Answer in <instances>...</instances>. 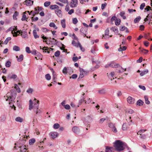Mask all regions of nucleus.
<instances>
[{"label": "nucleus", "instance_id": "obj_1", "mask_svg": "<svg viewBox=\"0 0 152 152\" xmlns=\"http://www.w3.org/2000/svg\"><path fill=\"white\" fill-rule=\"evenodd\" d=\"M37 99L34 98V102L33 103L31 100L29 101V109L31 110L32 109H34V111L36 113V114L39 113L41 111L38 109L39 102L38 100L36 101Z\"/></svg>", "mask_w": 152, "mask_h": 152}, {"label": "nucleus", "instance_id": "obj_2", "mask_svg": "<svg viewBox=\"0 0 152 152\" xmlns=\"http://www.w3.org/2000/svg\"><path fill=\"white\" fill-rule=\"evenodd\" d=\"M16 91L14 89H11L10 92L7 94L5 99L6 101L8 100L9 101V104H10L11 102L14 101L16 96Z\"/></svg>", "mask_w": 152, "mask_h": 152}, {"label": "nucleus", "instance_id": "obj_3", "mask_svg": "<svg viewBox=\"0 0 152 152\" xmlns=\"http://www.w3.org/2000/svg\"><path fill=\"white\" fill-rule=\"evenodd\" d=\"M125 143L120 140H116L114 143L115 150L120 151L123 150L125 149Z\"/></svg>", "mask_w": 152, "mask_h": 152}, {"label": "nucleus", "instance_id": "obj_4", "mask_svg": "<svg viewBox=\"0 0 152 152\" xmlns=\"http://www.w3.org/2000/svg\"><path fill=\"white\" fill-rule=\"evenodd\" d=\"M80 75L79 77L78 78V79H80V78H82L85 76V75H87L88 73V71H85L82 68H80Z\"/></svg>", "mask_w": 152, "mask_h": 152}, {"label": "nucleus", "instance_id": "obj_5", "mask_svg": "<svg viewBox=\"0 0 152 152\" xmlns=\"http://www.w3.org/2000/svg\"><path fill=\"white\" fill-rule=\"evenodd\" d=\"M108 125L109 127L111 129L112 131H113L115 133L117 132V130L115 127L114 124L113 123H110Z\"/></svg>", "mask_w": 152, "mask_h": 152}, {"label": "nucleus", "instance_id": "obj_6", "mask_svg": "<svg viewBox=\"0 0 152 152\" xmlns=\"http://www.w3.org/2000/svg\"><path fill=\"white\" fill-rule=\"evenodd\" d=\"M19 151L18 152H28L27 151L26 146V145H21L19 146Z\"/></svg>", "mask_w": 152, "mask_h": 152}, {"label": "nucleus", "instance_id": "obj_7", "mask_svg": "<svg viewBox=\"0 0 152 152\" xmlns=\"http://www.w3.org/2000/svg\"><path fill=\"white\" fill-rule=\"evenodd\" d=\"M34 1L30 0H26L24 2L23 4L27 6H31L33 5Z\"/></svg>", "mask_w": 152, "mask_h": 152}, {"label": "nucleus", "instance_id": "obj_8", "mask_svg": "<svg viewBox=\"0 0 152 152\" xmlns=\"http://www.w3.org/2000/svg\"><path fill=\"white\" fill-rule=\"evenodd\" d=\"M119 66V65L118 64L116 63L113 61L110 63L109 66L110 67L116 68L118 67Z\"/></svg>", "mask_w": 152, "mask_h": 152}, {"label": "nucleus", "instance_id": "obj_9", "mask_svg": "<svg viewBox=\"0 0 152 152\" xmlns=\"http://www.w3.org/2000/svg\"><path fill=\"white\" fill-rule=\"evenodd\" d=\"M49 135L51 136V137L53 139L57 137L58 133L56 132H52L49 133Z\"/></svg>", "mask_w": 152, "mask_h": 152}, {"label": "nucleus", "instance_id": "obj_10", "mask_svg": "<svg viewBox=\"0 0 152 152\" xmlns=\"http://www.w3.org/2000/svg\"><path fill=\"white\" fill-rule=\"evenodd\" d=\"M115 150V148L113 147L109 146H106L105 148V152H113Z\"/></svg>", "mask_w": 152, "mask_h": 152}, {"label": "nucleus", "instance_id": "obj_11", "mask_svg": "<svg viewBox=\"0 0 152 152\" xmlns=\"http://www.w3.org/2000/svg\"><path fill=\"white\" fill-rule=\"evenodd\" d=\"M40 49L43 50V52L44 53L47 52L48 53H49L50 51L52 50L53 49L52 48H50L49 50V48H46L45 49L44 48H42V47L41 46L40 47Z\"/></svg>", "mask_w": 152, "mask_h": 152}, {"label": "nucleus", "instance_id": "obj_12", "mask_svg": "<svg viewBox=\"0 0 152 152\" xmlns=\"http://www.w3.org/2000/svg\"><path fill=\"white\" fill-rule=\"evenodd\" d=\"M127 101L130 104H133L134 103V99L130 96H129L127 98Z\"/></svg>", "mask_w": 152, "mask_h": 152}, {"label": "nucleus", "instance_id": "obj_13", "mask_svg": "<svg viewBox=\"0 0 152 152\" xmlns=\"http://www.w3.org/2000/svg\"><path fill=\"white\" fill-rule=\"evenodd\" d=\"M77 0H72V2L70 4V6L72 7H76L77 4Z\"/></svg>", "mask_w": 152, "mask_h": 152}, {"label": "nucleus", "instance_id": "obj_14", "mask_svg": "<svg viewBox=\"0 0 152 152\" xmlns=\"http://www.w3.org/2000/svg\"><path fill=\"white\" fill-rule=\"evenodd\" d=\"M55 12L59 17H61L62 16V12L61 10L57 9L55 10Z\"/></svg>", "mask_w": 152, "mask_h": 152}, {"label": "nucleus", "instance_id": "obj_15", "mask_svg": "<svg viewBox=\"0 0 152 152\" xmlns=\"http://www.w3.org/2000/svg\"><path fill=\"white\" fill-rule=\"evenodd\" d=\"M72 130L73 132L75 133H77L79 132L80 131V130L78 127L76 126H74L72 128Z\"/></svg>", "mask_w": 152, "mask_h": 152}, {"label": "nucleus", "instance_id": "obj_16", "mask_svg": "<svg viewBox=\"0 0 152 152\" xmlns=\"http://www.w3.org/2000/svg\"><path fill=\"white\" fill-rule=\"evenodd\" d=\"M80 33L82 35L84 34L85 33H86L87 32V29L85 28H82L80 29Z\"/></svg>", "mask_w": 152, "mask_h": 152}, {"label": "nucleus", "instance_id": "obj_17", "mask_svg": "<svg viewBox=\"0 0 152 152\" xmlns=\"http://www.w3.org/2000/svg\"><path fill=\"white\" fill-rule=\"evenodd\" d=\"M16 58H17V61L18 62H20L22 61L23 60V56L22 54L20 55L19 57L18 56H16Z\"/></svg>", "mask_w": 152, "mask_h": 152}, {"label": "nucleus", "instance_id": "obj_18", "mask_svg": "<svg viewBox=\"0 0 152 152\" xmlns=\"http://www.w3.org/2000/svg\"><path fill=\"white\" fill-rule=\"evenodd\" d=\"M35 11H31V14H32V15L34 16L36 15L37 14L39 13V12L37 11V8H35Z\"/></svg>", "mask_w": 152, "mask_h": 152}, {"label": "nucleus", "instance_id": "obj_19", "mask_svg": "<svg viewBox=\"0 0 152 152\" xmlns=\"http://www.w3.org/2000/svg\"><path fill=\"white\" fill-rule=\"evenodd\" d=\"M8 77L10 79H15L17 78V76L15 74H13L11 73L8 75Z\"/></svg>", "mask_w": 152, "mask_h": 152}, {"label": "nucleus", "instance_id": "obj_20", "mask_svg": "<svg viewBox=\"0 0 152 152\" xmlns=\"http://www.w3.org/2000/svg\"><path fill=\"white\" fill-rule=\"evenodd\" d=\"M50 7L52 10H57L59 8V7L56 5H51L50 6Z\"/></svg>", "mask_w": 152, "mask_h": 152}, {"label": "nucleus", "instance_id": "obj_21", "mask_svg": "<svg viewBox=\"0 0 152 152\" xmlns=\"http://www.w3.org/2000/svg\"><path fill=\"white\" fill-rule=\"evenodd\" d=\"M28 17L27 18L26 15H25V13H24V12L23 13L22 17L21 19V20L22 21L26 20L27 21V19L28 18Z\"/></svg>", "mask_w": 152, "mask_h": 152}, {"label": "nucleus", "instance_id": "obj_22", "mask_svg": "<svg viewBox=\"0 0 152 152\" xmlns=\"http://www.w3.org/2000/svg\"><path fill=\"white\" fill-rule=\"evenodd\" d=\"M79 43H80L79 42H78V43H77L75 41L73 40L72 42V43L73 46H74L77 48H78L79 47Z\"/></svg>", "mask_w": 152, "mask_h": 152}, {"label": "nucleus", "instance_id": "obj_23", "mask_svg": "<svg viewBox=\"0 0 152 152\" xmlns=\"http://www.w3.org/2000/svg\"><path fill=\"white\" fill-rule=\"evenodd\" d=\"M61 23L62 27L64 28H65L66 27L65 20V19L61 20Z\"/></svg>", "mask_w": 152, "mask_h": 152}, {"label": "nucleus", "instance_id": "obj_24", "mask_svg": "<svg viewBox=\"0 0 152 152\" xmlns=\"http://www.w3.org/2000/svg\"><path fill=\"white\" fill-rule=\"evenodd\" d=\"M21 35L24 38H25L27 37V33L26 31H22Z\"/></svg>", "mask_w": 152, "mask_h": 152}, {"label": "nucleus", "instance_id": "obj_25", "mask_svg": "<svg viewBox=\"0 0 152 152\" xmlns=\"http://www.w3.org/2000/svg\"><path fill=\"white\" fill-rule=\"evenodd\" d=\"M33 34L34 35V37L36 39L37 38L39 37V36L37 35V32L36 30H34L33 31Z\"/></svg>", "mask_w": 152, "mask_h": 152}, {"label": "nucleus", "instance_id": "obj_26", "mask_svg": "<svg viewBox=\"0 0 152 152\" xmlns=\"http://www.w3.org/2000/svg\"><path fill=\"white\" fill-rule=\"evenodd\" d=\"M141 18L140 16H138L134 20V23H137L140 20Z\"/></svg>", "mask_w": 152, "mask_h": 152}, {"label": "nucleus", "instance_id": "obj_27", "mask_svg": "<svg viewBox=\"0 0 152 152\" xmlns=\"http://www.w3.org/2000/svg\"><path fill=\"white\" fill-rule=\"evenodd\" d=\"M22 31H21V30H18V31H16V32H14V34H13V36L14 37H16L18 36V33H19V34H21V33H22Z\"/></svg>", "mask_w": 152, "mask_h": 152}, {"label": "nucleus", "instance_id": "obj_28", "mask_svg": "<svg viewBox=\"0 0 152 152\" xmlns=\"http://www.w3.org/2000/svg\"><path fill=\"white\" fill-rule=\"evenodd\" d=\"M144 102L140 99H139L137 102V104L139 106H141L143 105Z\"/></svg>", "mask_w": 152, "mask_h": 152}, {"label": "nucleus", "instance_id": "obj_29", "mask_svg": "<svg viewBox=\"0 0 152 152\" xmlns=\"http://www.w3.org/2000/svg\"><path fill=\"white\" fill-rule=\"evenodd\" d=\"M128 127L127 126L126 124H124L122 126V129L123 130H126L127 129Z\"/></svg>", "mask_w": 152, "mask_h": 152}, {"label": "nucleus", "instance_id": "obj_30", "mask_svg": "<svg viewBox=\"0 0 152 152\" xmlns=\"http://www.w3.org/2000/svg\"><path fill=\"white\" fill-rule=\"evenodd\" d=\"M148 72V69H146L145 70L141 72L140 73V75L141 76H143L145 75Z\"/></svg>", "mask_w": 152, "mask_h": 152}, {"label": "nucleus", "instance_id": "obj_31", "mask_svg": "<svg viewBox=\"0 0 152 152\" xmlns=\"http://www.w3.org/2000/svg\"><path fill=\"white\" fill-rule=\"evenodd\" d=\"M15 27V26L11 27L10 28L7 30V31H12L11 33L13 35L14 34V32H13L14 30V27Z\"/></svg>", "mask_w": 152, "mask_h": 152}, {"label": "nucleus", "instance_id": "obj_32", "mask_svg": "<svg viewBox=\"0 0 152 152\" xmlns=\"http://www.w3.org/2000/svg\"><path fill=\"white\" fill-rule=\"evenodd\" d=\"M110 30H112L113 31L115 32L116 31V32L118 31V28L116 26L110 28Z\"/></svg>", "mask_w": 152, "mask_h": 152}, {"label": "nucleus", "instance_id": "obj_33", "mask_svg": "<svg viewBox=\"0 0 152 152\" xmlns=\"http://www.w3.org/2000/svg\"><path fill=\"white\" fill-rule=\"evenodd\" d=\"M35 142V140L34 138H32L29 140V144L30 145H33Z\"/></svg>", "mask_w": 152, "mask_h": 152}, {"label": "nucleus", "instance_id": "obj_34", "mask_svg": "<svg viewBox=\"0 0 152 152\" xmlns=\"http://www.w3.org/2000/svg\"><path fill=\"white\" fill-rule=\"evenodd\" d=\"M125 14V12L124 11L121 12L120 14V15L124 19H125L126 18V16H124Z\"/></svg>", "mask_w": 152, "mask_h": 152}, {"label": "nucleus", "instance_id": "obj_35", "mask_svg": "<svg viewBox=\"0 0 152 152\" xmlns=\"http://www.w3.org/2000/svg\"><path fill=\"white\" fill-rule=\"evenodd\" d=\"M13 49L14 50L17 51L20 50V48L19 47L16 45H15L13 47Z\"/></svg>", "mask_w": 152, "mask_h": 152}, {"label": "nucleus", "instance_id": "obj_36", "mask_svg": "<svg viewBox=\"0 0 152 152\" xmlns=\"http://www.w3.org/2000/svg\"><path fill=\"white\" fill-rule=\"evenodd\" d=\"M144 98L145 100V103L146 104H150V102L148 100V96H145Z\"/></svg>", "mask_w": 152, "mask_h": 152}, {"label": "nucleus", "instance_id": "obj_37", "mask_svg": "<svg viewBox=\"0 0 152 152\" xmlns=\"http://www.w3.org/2000/svg\"><path fill=\"white\" fill-rule=\"evenodd\" d=\"M106 92V91L104 89H103L98 91V93L100 94H104Z\"/></svg>", "mask_w": 152, "mask_h": 152}, {"label": "nucleus", "instance_id": "obj_38", "mask_svg": "<svg viewBox=\"0 0 152 152\" xmlns=\"http://www.w3.org/2000/svg\"><path fill=\"white\" fill-rule=\"evenodd\" d=\"M18 15V12L17 11L15 12L13 16V19L15 20H16L17 19L16 17Z\"/></svg>", "mask_w": 152, "mask_h": 152}, {"label": "nucleus", "instance_id": "obj_39", "mask_svg": "<svg viewBox=\"0 0 152 152\" xmlns=\"http://www.w3.org/2000/svg\"><path fill=\"white\" fill-rule=\"evenodd\" d=\"M15 121L17 122H22L23 121V119L20 117H18L16 118Z\"/></svg>", "mask_w": 152, "mask_h": 152}, {"label": "nucleus", "instance_id": "obj_40", "mask_svg": "<svg viewBox=\"0 0 152 152\" xmlns=\"http://www.w3.org/2000/svg\"><path fill=\"white\" fill-rule=\"evenodd\" d=\"M11 38L10 37H8L6 38L4 42V44L6 45L7 44L8 42L11 40Z\"/></svg>", "mask_w": 152, "mask_h": 152}, {"label": "nucleus", "instance_id": "obj_41", "mask_svg": "<svg viewBox=\"0 0 152 152\" xmlns=\"http://www.w3.org/2000/svg\"><path fill=\"white\" fill-rule=\"evenodd\" d=\"M49 26L51 27H53L55 28V29H57V27L56 26L54 23H51L49 24Z\"/></svg>", "mask_w": 152, "mask_h": 152}, {"label": "nucleus", "instance_id": "obj_42", "mask_svg": "<svg viewBox=\"0 0 152 152\" xmlns=\"http://www.w3.org/2000/svg\"><path fill=\"white\" fill-rule=\"evenodd\" d=\"M11 62L8 61H7L5 64V66L7 67H10L11 65Z\"/></svg>", "mask_w": 152, "mask_h": 152}, {"label": "nucleus", "instance_id": "obj_43", "mask_svg": "<svg viewBox=\"0 0 152 152\" xmlns=\"http://www.w3.org/2000/svg\"><path fill=\"white\" fill-rule=\"evenodd\" d=\"M121 21L120 19H116L115 21V23L116 26H118L120 23Z\"/></svg>", "mask_w": 152, "mask_h": 152}, {"label": "nucleus", "instance_id": "obj_44", "mask_svg": "<svg viewBox=\"0 0 152 152\" xmlns=\"http://www.w3.org/2000/svg\"><path fill=\"white\" fill-rule=\"evenodd\" d=\"M50 1H46L44 4V5L45 7H48L50 5Z\"/></svg>", "mask_w": 152, "mask_h": 152}, {"label": "nucleus", "instance_id": "obj_45", "mask_svg": "<svg viewBox=\"0 0 152 152\" xmlns=\"http://www.w3.org/2000/svg\"><path fill=\"white\" fill-rule=\"evenodd\" d=\"M60 126V125L58 123L55 124L53 125V128L54 129H56Z\"/></svg>", "mask_w": 152, "mask_h": 152}, {"label": "nucleus", "instance_id": "obj_46", "mask_svg": "<svg viewBox=\"0 0 152 152\" xmlns=\"http://www.w3.org/2000/svg\"><path fill=\"white\" fill-rule=\"evenodd\" d=\"M15 88L16 89V90H18L17 91L19 93L20 92V89L17 84H15Z\"/></svg>", "mask_w": 152, "mask_h": 152}, {"label": "nucleus", "instance_id": "obj_47", "mask_svg": "<svg viewBox=\"0 0 152 152\" xmlns=\"http://www.w3.org/2000/svg\"><path fill=\"white\" fill-rule=\"evenodd\" d=\"M33 91V90L32 88H29L27 90L26 92L28 94H31L32 93Z\"/></svg>", "mask_w": 152, "mask_h": 152}, {"label": "nucleus", "instance_id": "obj_48", "mask_svg": "<svg viewBox=\"0 0 152 152\" xmlns=\"http://www.w3.org/2000/svg\"><path fill=\"white\" fill-rule=\"evenodd\" d=\"M46 79L48 80H49L51 79V77L49 74H48L45 76Z\"/></svg>", "mask_w": 152, "mask_h": 152}, {"label": "nucleus", "instance_id": "obj_49", "mask_svg": "<svg viewBox=\"0 0 152 152\" xmlns=\"http://www.w3.org/2000/svg\"><path fill=\"white\" fill-rule=\"evenodd\" d=\"M126 112L130 114H133L134 113V111L132 110L131 109H129L126 111Z\"/></svg>", "mask_w": 152, "mask_h": 152}, {"label": "nucleus", "instance_id": "obj_50", "mask_svg": "<svg viewBox=\"0 0 152 152\" xmlns=\"http://www.w3.org/2000/svg\"><path fill=\"white\" fill-rule=\"evenodd\" d=\"M31 20L32 22H34L37 21L38 20V18L37 17L34 18L33 17H31Z\"/></svg>", "mask_w": 152, "mask_h": 152}, {"label": "nucleus", "instance_id": "obj_51", "mask_svg": "<svg viewBox=\"0 0 152 152\" xmlns=\"http://www.w3.org/2000/svg\"><path fill=\"white\" fill-rule=\"evenodd\" d=\"M26 51L27 53H31V51L30 50L29 48L28 47H26Z\"/></svg>", "mask_w": 152, "mask_h": 152}, {"label": "nucleus", "instance_id": "obj_52", "mask_svg": "<svg viewBox=\"0 0 152 152\" xmlns=\"http://www.w3.org/2000/svg\"><path fill=\"white\" fill-rule=\"evenodd\" d=\"M54 55L56 57L59 56L60 55V51L58 50H57L55 52Z\"/></svg>", "mask_w": 152, "mask_h": 152}, {"label": "nucleus", "instance_id": "obj_53", "mask_svg": "<svg viewBox=\"0 0 152 152\" xmlns=\"http://www.w3.org/2000/svg\"><path fill=\"white\" fill-rule=\"evenodd\" d=\"M48 39L50 41H51V42H52V41L51 40V39L54 40H55L54 43L56 44H57L58 43V41H57V40H56V39H55L54 38H53L52 39H51V38L50 37L49 38H48Z\"/></svg>", "mask_w": 152, "mask_h": 152}, {"label": "nucleus", "instance_id": "obj_54", "mask_svg": "<svg viewBox=\"0 0 152 152\" xmlns=\"http://www.w3.org/2000/svg\"><path fill=\"white\" fill-rule=\"evenodd\" d=\"M72 22L73 24H76L78 22L77 18H73L72 20Z\"/></svg>", "mask_w": 152, "mask_h": 152}, {"label": "nucleus", "instance_id": "obj_55", "mask_svg": "<svg viewBox=\"0 0 152 152\" xmlns=\"http://www.w3.org/2000/svg\"><path fill=\"white\" fill-rule=\"evenodd\" d=\"M145 3H142L140 6V9L141 10H142L143 9L144 7H145Z\"/></svg>", "mask_w": 152, "mask_h": 152}, {"label": "nucleus", "instance_id": "obj_56", "mask_svg": "<svg viewBox=\"0 0 152 152\" xmlns=\"http://www.w3.org/2000/svg\"><path fill=\"white\" fill-rule=\"evenodd\" d=\"M62 72L64 74H67V69L66 67H65L64 68V69L62 70Z\"/></svg>", "mask_w": 152, "mask_h": 152}, {"label": "nucleus", "instance_id": "obj_57", "mask_svg": "<svg viewBox=\"0 0 152 152\" xmlns=\"http://www.w3.org/2000/svg\"><path fill=\"white\" fill-rule=\"evenodd\" d=\"M106 120V119L105 118H102L99 120V123L100 124H102L103 122Z\"/></svg>", "mask_w": 152, "mask_h": 152}, {"label": "nucleus", "instance_id": "obj_58", "mask_svg": "<svg viewBox=\"0 0 152 152\" xmlns=\"http://www.w3.org/2000/svg\"><path fill=\"white\" fill-rule=\"evenodd\" d=\"M107 4L106 3H105L104 4H102L101 6V9L102 10H103L104 9Z\"/></svg>", "mask_w": 152, "mask_h": 152}, {"label": "nucleus", "instance_id": "obj_59", "mask_svg": "<svg viewBox=\"0 0 152 152\" xmlns=\"http://www.w3.org/2000/svg\"><path fill=\"white\" fill-rule=\"evenodd\" d=\"M145 10L147 11H148L150 10H152V9H151V7L149 6H146V7L145 8Z\"/></svg>", "mask_w": 152, "mask_h": 152}, {"label": "nucleus", "instance_id": "obj_60", "mask_svg": "<svg viewBox=\"0 0 152 152\" xmlns=\"http://www.w3.org/2000/svg\"><path fill=\"white\" fill-rule=\"evenodd\" d=\"M141 51L145 54H147L148 52V50L146 49H142L141 50Z\"/></svg>", "mask_w": 152, "mask_h": 152}, {"label": "nucleus", "instance_id": "obj_61", "mask_svg": "<svg viewBox=\"0 0 152 152\" xmlns=\"http://www.w3.org/2000/svg\"><path fill=\"white\" fill-rule=\"evenodd\" d=\"M85 103L89 104L91 101V100L90 98H89L86 100V101H85Z\"/></svg>", "mask_w": 152, "mask_h": 152}, {"label": "nucleus", "instance_id": "obj_62", "mask_svg": "<svg viewBox=\"0 0 152 152\" xmlns=\"http://www.w3.org/2000/svg\"><path fill=\"white\" fill-rule=\"evenodd\" d=\"M124 69L122 67L121 68V69L117 70V72L121 73L123 72L124 71Z\"/></svg>", "mask_w": 152, "mask_h": 152}, {"label": "nucleus", "instance_id": "obj_63", "mask_svg": "<svg viewBox=\"0 0 152 152\" xmlns=\"http://www.w3.org/2000/svg\"><path fill=\"white\" fill-rule=\"evenodd\" d=\"M109 34V30L108 28L106 29L105 31V35H108Z\"/></svg>", "mask_w": 152, "mask_h": 152}, {"label": "nucleus", "instance_id": "obj_64", "mask_svg": "<svg viewBox=\"0 0 152 152\" xmlns=\"http://www.w3.org/2000/svg\"><path fill=\"white\" fill-rule=\"evenodd\" d=\"M144 28H145L144 26L143 25H141L140 26V30L141 31H143V30H144Z\"/></svg>", "mask_w": 152, "mask_h": 152}]
</instances>
